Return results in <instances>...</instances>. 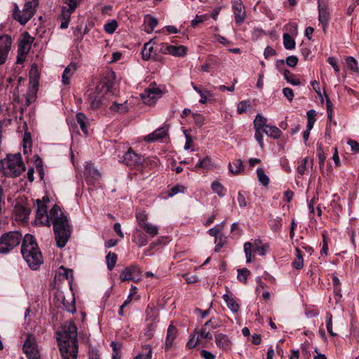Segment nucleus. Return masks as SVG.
<instances>
[{
	"label": "nucleus",
	"instance_id": "obj_41",
	"mask_svg": "<svg viewBox=\"0 0 359 359\" xmlns=\"http://www.w3.org/2000/svg\"><path fill=\"white\" fill-rule=\"evenodd\" d=\"M211 187L212 190L218 194L219 196L223 197L224 196V188L219 182L214 181L211 184Z\"/></svg>",
	"mask_w": 359,
	"mask_h": 359
},
{
	"label": "nucleus",
	"instance_id": "obj_19",
	"mask_svg": "<svg viewBox=\"0 0 359 359\" xmlns=\"http://www.w3.org/2000/svg\"><path fill=\"white\" fill-rule=\"evenodd\" d=\"M215 337L216 344L219 348L223 351H227L231 348V342L226 334L218 333L215 334Z\"/></svg>",
	"mask_w": 359,
	"mask_h": 359
},
{
	"label": "nucleus",
	"instance_id": "obj_28",
	"mask_svg": "<svg viewBox=\"0 0 359 359\" xmlns=\"http://www.w3.org/2000/svg\"><path fill=\"white\" fill-rule=\"evenodd\" d=\"M263 132L268 136L273 138L278 139L282 134L280 130L275 126H267L263 128Z\"/></svg>",
	"mask_w": 359,
	"mask_h": 359
},
{
	"label": "nucleus",
	"instance_id": "obj_24",
	"mask_svg": "<svg viewBox=\"0 0 359 359\" xmlns=\"http://www.w3.org/2000/svg\"><path fill=\"white\" fill-rule=\"evenodd\" d=\"M154 39H151L149 42L146 43L144 45V47L142 50V57L144 60H149L151 57L154 60H157V57L151 55V53L153 51L154 47L152 43H154Z\"/></svg>",
	"mask_w": 359,
	"mask_h": 359
},
{
	"label": "nucleus",
	"instance_id": "obj_29",
	"mask_svg": "<svg viewBox=\"0 0 359 359\" xmlns=\"http://www.w3.org/2000/svg\"><path fill=\"white\" fill-rule=\"evenodd\" d=\"M109 109L114 112L124 114L128 111V102L126 101L123 103L113 102L112 104L109 107Z\"/></svg>",
	"mask_w": 359,
	"mask_h": 359
},
{
	"label": "nucleus",
	"instance_id": "obj_57",
	"mask_svg": "<svg viewBox=\"0 0 359 359\" xmlns=\"http://www.w3.org/2000/svg\"><path fill=\"white\" fill-rule=\"evenodd\" d=\"M196 335V337L195 335L192 336L191 339L189 340V341L187 343V346L189 348H193L198 344L200 338L199 335Z\"/></svg>",
	"mask_w": 359,
	"mask_h": 359
},
{
	"label": "nucleus",
	"instance_id": "obj_42",
	"mask_svg": "<svg viewBox=\"0 0 359 359\" xmlns=\"http://www.w3.org/2000/svg\"><path fill=\"white\" fill-rule=\"evenodd\" d=\"M346 63L347 67L353 72H358V62L353 57H347L346 58Z\"/></svg>",
	"mask_w": 359,
	"mask_h": 359
},
{
	"label": "nucleus",
	"instance_id": "obj_37",
	"mask_svg": "<svg viewBox=\"0 0 359 359\" xmlns=\"http://www.w3.org/2000/svg\"><path fill=\"white\" fill-rule=\"evenodd\" d=\"M257 175L258 177L259 182L264 187H266L269 184V178L265 174L264 170L262 168L257 169Z\"/></svg>",
	"mask_w": 359,
	"mask_h": 359
},
{
	"label": "nucleus",
	"instance_id": "obj_35",
	"mask_svg": "<svg viewBox=\"0 0 359 359\" xmlns=\"http://www.w3.org/2000/svg\"><path fill=\"white\" fill-rule=\"evenodd\" d=\"M253 252H258L259 255H264L267 249V246L262 245V241L259 239L255 240L252 243Z\"/></svg>",
	"mask_w": 359,
	"mask_h": 359
},
{
	"label": "nucleus",
	"instance_id": "obj_15",
	"mask_svg": "<svg viewBox=\"0 0 359 359\" xmlns=\"http://www.w3.org/2000/svg\"><path fill=\"white\" fill-rule=\"evenodd\" d=\"M84 175L87 181L93 184L100 178V172L94 167L91 163H86L84 168Z\"/></svg>",
	"mask_w": 359,
	"mask_h": 359
},
{
	"label": "nucleus",
	"instance_id": "obj_32",
	"mask_svg": "<svg viewBox=\"0 0 359 359\" xmlns=\"http://www.w3.org/2000/svg\"><path fill=\"white\" fill-rule=\"evenodd\" d=\"M229 168L231 173L238 175L244 169L243 161L241 159H237L233 164L229 163Z\"/></svg>",
	"mask_w": 359,
	"mask_h": 359
},
{
	"label": "nucleus",
	"instance_id": "obj_47",
	"mask_svg": "<svg viewBox=\"0 0 359 359\" xmlns=\"http://www.w3.org/2000/svg\"><path fill=\"white\" fill-rule=\"evenodd\" d=\"M199 95L201 96L199 102L201 104H205L212 98V94L207 90H203L202 92H199Z\"/></svg>",
	"mask_w": 359,
	"mask_h": 359
},
{
	"label": "nucleus",
	"instance_id": "obj_61",
	"mask_svg": "<svg viewBox=\"0 0 359 359\" xmlns=\"http://www.w3.org/2000/svg\"><path fill=\"white\" fill-rule=\"evenodd\" d=\"M271 226L273 231H278L281 227V218L276 217V219L272 220Z\"/></svg>",
	"mask_w": 359,
	"mask_h": 359
},
{
	"label": "nucleus",
	"instance_id": "obj_51",
	"mask_svg": "<svg viewBox=\"0 0 359 359\" xmlns=\"http://www.w3.org/2000/svg\"><path fill=\"white\" fill-rule=\"evenodd\" d=\"M309 158L307 157L302 159L301 163L297 167L298 172L303 175L306 173L308 167Z\"/></svg>",
	"mask_w": 359,
	"mask_h": 359
},
{
	"label": "nucleus",
	"instance_id": "obj_33",
	"mask_svg": "<svg viewBox=\"0 0 359 359\" xmlns=\"http://www.w3.org/2000/svg\"><path fill=\"white\" fill-rule=\"evenodd\" d=\"M267 119L261 114H257L254 120L255 129L263 131V128H266Z\"/></svg>",
	"mask_w": 359,
	"mask_h": 359
},
{
	"label": "nucleus",
	"instance_id": "obj_62",
	"mask_svg": "<svg viewBox=\"0 0 359 359\" xmlns=\"http://www.w3.org/2000/svg\"><path fill=\"white\" fill-rule=\"evenodd\" d=\"M203 325L208 328L211 327L212 329H216L219 326V323L214 318H211L208 320Z\"/></svg>",
	"mask_w": 359,
	"mask_h": 359
},
{
	"label": "nucleus",
	"instance_id": "obj_64",
	"mask_svg": "<svg viewBox=\"0 0 359 359\" xmlns=\"http://www.w3.org/2000/svg\"><path fill=\"white\" fill-rule=\"evenodd\" d=\"M283 93L284 96L289 100L292 101L294 97V93L291 88H284L283 89Z\"/></svg>",
	"mask_w": 359,
	"mask_h": 359
},
{
	"label": "nucleus",
	"instance_id": "obj_1",
	"mask_svg": "<svg viewBox=\"0 0 359 359\" xmlns=\"http://www.w3.org/2000/svg\"><path fill=\"white\" fill-rule=\"evenodd\" d=\"M36 222L49 227L53 224L57 247H65L71 234V226L67 217L57 205L48 212L46 205L40 200H36Z\"/></svg>",
	"mask_w": 359,
	"mask_h": 359
},
{
	"label": "nucleus",
	"instance_id": "obj_39",
	"mask_svg": "<svg viewBox=\"0 0 359 359\" xmlns=\"http://www.w3.org/2000/svg\"><path fill=\"white\" fill-rule=\"evenodd\" d=\"M117 259V256L114 252H109V254L106 256V262L107 264V268L109 270H112L114 267Z\"/></svg>",
	"mask_w": 359,
	"mask_h": 359
},
{
	"label": "nucleus",
	"instance_id": "obj_59",
	"mask_svg": "<svg viewBox=\"0 0 359 359\" xmlns=\"http://www.w3.org/2000/svg\"><path fill=\"white\" fill-rule=\"evenodd\" d=\"M286 64L291 67H294L297 65L298 58L294 55H290L286 58Z\"/></svg>",
	"mask_w": 359,
	"mask_h": 359
},
{
	"label": "nucleus",
	"instance_id": "obj_48",
	"mask_svg": "<svg viewBox=\"0 0 359 359\" xmlns=\"http://www.w3.org/2000/svg\"><path fill=\"white\" fill-rule=\"evenodd\" d=\"M211 166H212L211 159L208 156H206L203 160H199L198 163L196 165V168H201L209 169Z\"/></svg>",
	"mask_w": 359,
	"mask_h": 359
},
{
	"label": "nucleus",
	"instance_id": "obj_52",
	"mask_svg": "<svg viewBox=\"0 0 359 359\" xmlns=\"http://www.w3.org/2000/svg\"><path fill=\"white\" fill-rule=\"evenodd\" d=\"M208 18H209L208 15H196L195 18L194 20H192L191 22V27H196L198 24L201 23L203 22H204L205 20H208Z\"/></svg>",
	"mask_w": 359,
	"mask_h": 359
},
{
	"label": "nucleus",
	"instance_id": "obj_30",
	"mask_svg": "<svg viewBox=\"0 0 359 359\" xmlns=\"http://www.w3.org/2000/svg\"><path fill=\"white\" fill-rule=\"evenodd\" d=\"M140 228L144 230L146 233L151 238H154L158 233V227L151 224L149 222L143 224Z\"/></svg>",
	"mask_w": 359,
	"mask_h": 359
},
{
	"label": "nucleus",
	"instance_id": "obj_10",
	"mask_svg": "<svg viewBox=\"0 0 359 359\" xmlns=\"http://www.w3.org/2000/svg\"><path fill=\"white\" fill-rule=\"evenodd\" d=\"M161 95L162 91L158 88L150 86L141 94V98L144 104L152 105L161 97Z\"/></svg>",
	"mask_w": 359,
	"mask_h": 359
},
{
	"label": "nucleus",
	"instance_id": "obj_6",
	"mask_svg": "<svg viewBox=\"0 0 359 359\" xmlns=\"http://www.w3.org/2000/svg\"><path fill=\"white\" fill-rule=\"evenodd\" d=\"M58 346L66 344L72 346H78L77 327L74 323H69L63 327L62 332H57Z\"/></svg>",
	"mask_w": 359,
	"mask_h": 359
},
{
	"label": "nucleus",
	"instance_id": "obj_5",
	"mask_svg": "<svg viewBox=\"0 0 359 359\" xmlns=\"http://www.w3.org/2000/svg\"><path fill=\"white\" fill-rule=\"evenodd\" d=\"M25 5L22 11L17 4H13V18L21 25H25L35 14L39 5L38 0H25Z\"/></svg>",
	"mask_w": 359,
	"mask_h": 359
},
{
	"label": "nucleus",
	"instance_id": "obj_58",
	"mask_svg": "<svg viewBox=\"0 0 359 359\" xmlns=\"http://www.w3.org/2000/svg\"><path fill=\"white\" fill-rule=\"evenodd\" d=\"M59 274L63 275L65 276L66 279H72L73 278V273L72 270H67L65 269L63 266H61L59 269L58 271Z\"/></svg>",
	"mask_w": 359,
	"mask_h": 359
},
{
	"label": "nucleus",
	"instance_id": "obj_7",
	"mask_svg": "<svg viewBox=\"0 0 359 359\" xmlns=\"http://www.w3.org/2000/svg\"><path fill=\"white\" fill-rule=\"evenodd\" d=\"M22 238L19 231H10L3 234L0 238V252L8 253L17 247Z\"/></svg>",
	"mask_w": 359,
	"mask_h": 359
},
{
	"label": "nucleus",
	"instance_id": "obj_54",
	"mask_svg": "<svg viewBox=\"0 0 359 359\" xmlns=\"http://www.w3.org/2000/svg\"><path fill=\"white\" fill-rule=\"evenodd\" d=\"M111 346L113 350L112 359H121V349L118 347L117 344L115 341H111Z\"/></svg>",
	"mask_w": 359,
	"mask_h": 359
},
{
	"label": "nucleus",
	"instance_id": "obj_17",
	"mask_svg": "<svg viewBox=\"0 0 359 359\" xmlns=\"http://www.w3.org/2000/svg\"><path fill=\"white\" fill-rule=\"evenodd\" d=\"M59 348L62 359H76L78 353V346H66L62 344L59 346Z\"/></svg>",
	"mask_w": 359,
	"mask_h": 359
},
{
	"label": "nucleus",
	"instance_id": "obj_45",
	"mask_svg": "<svg viewBox=\"0 0 359 359\" xmlns=\"http://www.w3.org/2000/svg\"><path fill=\"white\" fill-rule=\"evenodd\" d=\"M325 96L326 97L327 118L330 121H332V117H333L334 106H333V104L332 103V102L330 101V98L325 93Z\"/></svg>",
	"mask_w": 359,
	"mask_h": 359
},
{
	"label": "nucleus",
	"instance_id": "obj_44",
	"mask_svg": "<svg viewBox=\"0 0 359 359\" xmlns=\"http://www.w3.org/2000/svg\"><path fill=\"white\" fill-rule=\"evenodd\" d=\"M118 27V23L113 20L107 22L104 26V31L108 34H113Z\"/></svg>",
	"mask_w": 359,
	"mask_h": 359
},
{
	"label": "nucleus",
	"instance_id": "obj_23",
	"mask_svg": "<svg viewBox=\"0 0 359 359\" xmlns=\"http://www.w3.org/2000/svg\"><path fill=\"white\" fill-rule=\"evenodd\" d=\"M168 53L175 57H183L187 54V48L184 46H172V45H163Z\"/></svg>",
	"mask_w": 359,
	"mask_h": 359
},
{
	"label": "nucleus",
	"instance_id": "obj_16",
	"mask_svg": "<svg viewBox=\"0 0 359 359\" xmlns=\"http://www.w3.org/2000/svg\"><path fill=\"white\" fill-rule=\"evenodd\" d=\"M34 41V38L28 32H25L19 42L18 53L27 54L31 48V45Z\"/></svg>",
	"mask_w": 359,
	"mask_h": 359
},
{
	"label": "nucleus",
	"instance_id": "obj_4",
	"mask_svg": "<svg viewBox=\"0 0 359 359\" xmlns=\"http://www.w3.org/2000/svg\"><path fill=\"white\" fill-rule=\"evenodd\" d=\"M1 168L5 175L10 177H17L25 170V166L20 153L10 154L7 158L1 161Z\"/></svg>",
	"mask_w": 359,
	"mask_h": 359
},
{
	"label": "nucleus",
	"instance_id": "obj_46",
	"mask_svg": "<svg viewBox=\"0 0 359 359\" xmlns=\"http://www.w3.org/2000/svg\"><path fill=\"white\" fill-rule=\"evenodd\" d=\"M250 271L246 269V268H244V269H238V276H237V278L244 283H247V278L248 276L250 275Z\"/></svg>",
	"mask_w": 359,
	"mask_h": 359
},
{
	"label": "nucleus",
	"instance_id": "obj_27",
	"mask_svg": "<svg viewBox=\"0 0 359 359\" xmlns=\"http://www.w3.org/2000/svg\"><path fill=\"white\" fill-rule=\"evenodd\" d=\"M144 22L146 24L145 31L147 33L152 32L158 25L157 19L150 15H146L144 16Z\"/></svg>",
	"mask_w": 359,
	"mask_h": 359
},
{
	"label": "nucleus",
	"instance_id": "obj_14",
	"mask_svg": "<svg viewBox=\"0 0 359 359\" xmlns=\"http://www.w3.org/2000/svg\"><path fill=\"white\" fill-rule=\"evenodd\" d=\"M232 4L235 21L237 24H241L246 17L245 7L241 0H232Z\"/></svg>",
	"mask_w": 359,
	"mask_h": 359
},
{
	"label": "nucleus",
	"instance_id": "obj_21",
	"mask_svg": "<svg viewBox=\"0 0 359 359\" xmlns=\"http://www.w3.org/2000/svg\"><path fill=\"white\" fill-rule=\"evenodd\" d=\"M77 69V66L75 63H70L64 70L62 76V81L65 85H68L70 83L71 77L74 74Z\"/></svg>",
	"mask_w": 359,
	"mask_h": 359
},
{
	"label": "nucleus",
	"instance_id": "obj_55",
	"mask_svg": "<svg viewBox=\"0 0 359 359\" xmlns=\"http://www.w3.org/2000/svg\"><path fill=\"white\" fill-rule=\"evenodd\" d=\"M237 200L240 208H245L247 206L248 203L246 201V196L244 192H238Z\"/></svg>",
	"mask_w": 359,
	"mask_h": 359
},
{
	"label": "nucleus",
	"instance_id": "obj_40",
	"mask_svg": "<svg viewBox=\"0 0 359 359\" xmlns=\"http://www.w3.org/2000/svg\"><path fill=\"white\" fill-rule=\"evenodd\" d=\"M244 252L246 257V262L250 263L252 262V253L253 252L252 243L250 242H246L244 244Z\"/></svg>",
	"mask_w": 359,
	"mask_h": 359
},
{
	"label": "nucleus",
	"instance_id": "obj_63",
	"mask_svg": "<svg viewBox=\"0 0 359 359\" xmlns=\"http://www.w3.org/2000/svg\"><path fill=\"white\" fill-rule=\"evenodd\" d=\"M262 133H264V132L260 130L257 129V130H255V135L256 140L258 142L259 146L262 148L264 146Z\"/></svg>",
	"mask_w": 359,
	"mask_h": 359
},
{
	"label": "nucleus",
	"instance_id": "obj_56",
	"mask_svg": "<svg viewBox=\"0 0 359 359\" xmlns=\"http://www.w3.org/2000/svg\"><path fill=\"white\" fill-rule=\"evenodd\" d=\"M65 3L68 5V11L67 15L69 16L70 13H72L78 6V3L76 0H65Z\"/></svg>",
	"mask_w": 359,
	"mask_h": 359
},
{
	"label": "nucleus",
	"instance_id": "obj_11",
	"mask_svg": "<svg viewBox=\"0 0 359 359\" xmlns=\"http://www.w3.org/2000/svg\"><path fill=\"white\" fill-rule=\"evenodd\" d=\"M120 279L122 281L133 280L135 283L141 279V272L137 265H131L126 267L120 274Z\"/></svg>",
	"mask_w": 359,
	"mask_h": 359
},
{
	"label": "nucleus",
	"instance_id": "obj_12",
	"mask_svg": "<svg viewBox=\"0 0 359 359\" xmlns=\"http://www.w3.org/2000/svg\"><path fill=\"white\" fill-rule=\"evenodd\" d=\"M11 37L4 34L0 36V65L5 63L11 47Z\"/></svg>",
	"mask_w": 359,
	"mask_h": 359
},
{
	"label": "nucleus",
	"instance_id": "obj_31",
	"mask_svg": "<svg viewBox=\"0 0 359 359\" xmlns=\"http://www.w3.org/2000/svg\"><path fill=\"white\" fill-rule=\"evenodd\" d=\"M76 121L79 124L81 130L83 132V133L87 135L88 132L87 129L88 118L83 113H78L76 116Z\"/></svg>",
	"mask_w": 359,
	"mask_h": 359
},
{
	"label": "nucleus",
	"instance_id": "obj_38",
	"mask_svg": "<svg viewBox=\"0 0 359 359\" xmlns=\"http://www.w3.org/2000/svg\"><path fill=\"white\" fill-rule=\"evenodd\" d=\"M195 332L196 334L199 335L200 339H206L209 340H211L212 339V335L210 332V330H208V327H206L204 325H203L200 330H196Z\"/></svg>",
	"mask_w": 359,
	"mask_h": 359
},
{
	"label": "nucleus",
	"instance_id": "obj_50",
	"mask_svg": "<svg viewBox=\"0 0 359 359\" xmlns=\"http://www.w3.org/2000/svg\"><path fill=\"white\" fill-rule=\"evenodd\" d=\"M185 187L184 186L178 184L169 189L168 196L169 197H172L178 193H183Z\"/></svg>",
	"mask_w": 359,
	"mask_h": 359
},
{
	"label": "nucleus",
	"instance_id": "obj_22",
	"mask_svg": "<svg viewBox=\"0 0 359 359\" xmlns=\"http://www.w3.org/2000/svg\"><path fill=\"white\" fill-rule=\"evenodd\" d=\"M177 334V328L172 325H170L167 330V334L165 339V350H169L176 339Z\"/></svg>",
	"mask_w": 359,
	"mask_h": 359
},
{
	"label": "nucleus",
	"instance_id": "obj_18",
	"mask_svg": "<svg viewBox=\"0 0 359 359\" xmlns=\"http://www.w3.org/2000/svg\"><path fill=\"white\" fill-rule=\"evenodd\" d=\"M14 212L17 219L25 221L27 219L31 212V210L30 208L20 203H17L14 206Z\"/></svg>",
	"mask_w": 359,
	"mask_h": 359
},
{
	"label": "nucleus",
	"instance_id": "obj_3",
	"mask_svg": "<svg viewBox=\"0 0 359 359\" xmlns=\"http://www.w3.org/2000/svg\"><path fill=\"white\" fill-rule=\"evenodd\" d=\"M21 253L27 264L32 269H36L43 262V257L33 236L26 234L24 237Z\"/></svg>",
	"mask_w": 359,
	"mask_h": 359
},
{
	"label": "nucleus",
	"instance_id": "obj_8",
	"mask_svg": "<svg viewBox=\"0 0 359 359\" xmlns=\"http://www.w3.org/2000/svg\"><path fill=\"white\" fill-rule=\"evenodd\" d=\"M23 351L28 359H40V353L36 339L29 334L23 344Z\"/></svg>",
	"mask_w": 359,
	"mask_h": 359
},
{
	"label": "nucleus",
	"instance_id": "obj_36",
	"mask_svg": "<svg viewBox=\"0 0 359 359\" xmlns=\"http://www.w3.org/2000/svg\"><path fill=\"white\" fill-rule=\"evenodd\" d=\"M295 41L294 39L287 33L283 34V45L287 50H292L295 48Z\"/></svg>",
	"mask_w": 359,
	"mask_h": 359
},
{
	"label": "nucleus",
	"instance_id": "obj_20",
	"mask_svg": "<svg viewBox=\"0 0 359 359\" xmlns=\"http://www.w3.org/2000/svg\"><path fill=\"white\" fill-rule=\"evenodd\" d=\"M168 135V128L165 127L159 128L152 133L145 137L144 140L147 142H154L160 140Z\"/></svg>",
	"mask_w": 359,
	"mask_h": 359
},
{
	"label": "nucleus",
	"instance_id": "obj_34",
	"mask_svg": "<svg viewBox=\"0 0 359 359\" xmlns=\"http://www.w3.org/2000/svg\"><path fill=\"white\" fill-rule=\"evenodd\" d=\"M283 75L285 79L293 86H299L300 84V81L298 78H297L296 75L290 72L287 69H285L283 71Z\"/></svg>",
	"mask_w": 359,
	"mask_h": 359
},
{
	"label": "nucleus",
	"instance_id": "obj_2",
	"mask_svg": "<svg viewBox=\"0 0 359 359\" xmlns=\"http://www.w3.org/2000/svg\"><path fill=\"white\" fill-rule=\"evenodd\" d=\"M112 83L108 80L100 81L95 88H90L86 93V100L88 107L97 109L108 104L111 92Z\"/></svg>",
	"mask_w": 359,
	"mask_h": 359
},
{
	"label": "nucleus",
	"instance_id": "obj_9",
	"mask_svg": "<svg viewBox=\"0 0 359 359\" xmlns=\"http://www.w3.org/2000/svg\"><path fill=\"white\" fill-rule=\"evenodd\" d=\"M144 161V157L135 153L131 148L128 150L123 157V163L131 168L141 166Z\"/></svg>",
	"mask_w": 359,
	"mask_h": 359
},
{
	"label": "nucleus",
	"instance_id": "obj_25",
	"mask_svg": "<svg viewBox=\"0 0 359 359\" xmlns=\"http://www.w3.org/2000/svg\"><path fill=\"white\" fill-rule=\"evenodd\" d=\"M133 241L139 247H142L146 245L148 243L147 236L140 230L137 229L134 232Z\"/></svg>",
	"mask_w": 359,
	"mask_h": 359
},
{
	"label": "nucleus",
	"instance_id": "obj_60",
	"mask_svg": "<svg viewBox=\"0 0 359 359\" xmlns=\"http://www.w3.org/2000/svg\"><path fill=\"white\" fill-rule=\"evenodd\" d=\"M249 106V104L246 101L240 102L237 107L238 113L241 114L245 112Z\"/></svg>",
	"mask_w": 359,
	"mask_h": 359
},
{
	"label": "nucleus",
	"instance_id": "obj_49",
	"mask_svg": "<svg viewBox=\"0 0 359 359\" xmlns=\"http://www.w3.org/2000/svg\"><path fill=\"white\" fill-rule=\"evenodd\" d=\"M326 327L327 332L331 336L334 337L337 335L332 330V316L330 313H327L326 315Z\"/></svg>",
	"mask_w": 359,
	"mask_h": 359
},
{
	"label": "nucleus",
	"instance_id": "obj_43",
	"mask_svg": "<svg viewBox=\"0 0 359 359\" xmlns=\"http://www.w3.org/2000/svg\"><path fill=\"white\" fill-rule=\"evenodd\" d=\"M224 225V222H222L221 224H219L216 225L215 227L211 228L208 230V233L210 236H214L215 238V243H217V235L218 233L222 230Z\"/></svg>",
	"mask_w": 359,
	"mask_h": 359
},
{
	"label": "nucleus",
	"instance_id": "obj_26",
	"mask_svg": "<svg viewBox=\"0 0 359 359\" xmlns=\"http://www.w3.org/2000/svg\"><path fill=\"white\" fill-rule=\"evenodd\" d=\"M224 301L226 302L228 308L233 313H237L240 306L236 302V300L228 294H224L222 297Z\"/></svg>",
	"mask_w": 359,
	"mask_h": 359
},
{
	"label": "nucleus",
	"instance_id": "obj_53",
	"mask_svg": "<svg viewBox=\"0 0 359 359\" xmlns=\"http://www.w3.org/2000/svg\"><path fill=\"white\" fill-rule=\"evenodd\" d=\"M136 219L138 225L141 227L143 224L147 223V216L144 212H138L136 213Z\"/></svg>",
	"mask_w": 359,
	"mask_h": 359
},
{
	"label": "nucleus",
	"instance_id": "obj_13",
	"mask_svg": "<svg viewBox=\"0 0 359 359\" xmlns=\"http://www.w3.org/2000/svg\"><path fill=\"white\" fill-rule=\"evenodd\" d=\"M318 20L323 25V29L325 32L327 27L330 15L327 8L326 2L324 0H318Z\"/></svg>",
	"mask_w": 359,
	"mask_h": 359
}]
</instances>
